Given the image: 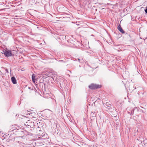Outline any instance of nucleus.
<instances>
[{"label":"nucleus","instance_id":"obj_1","mask_svg":"<svg viewBox=\"0 0 147 147\" xmlns=\"http://www.w3.org/2000/svg\"><path fill=\"white\" fill-rule=\"evenodd\" d=\"M9 131L16 132L17 131L18 134H20L22 135L24 134V132L21 130V129L20 128V127L15 125L11 126V129H9Z\"/></svg>","mask_w":147,"mask_h":147},{"label":"nucleus","instance_id":"obj_2","mask_svg":"<svg viewBox=\"0 0 147 147\" xmlns=\"http://www.w3.org/2000/svg\"><path fill=\"white\" fill-rule=\"evenodd\" d=\"M100 85L98 84H92L88 86V88L91 90H95L100 88Z\"/></svg>","mask_w":147,"mask_h":147},{"label":"nucleus","instance_id":"obj_3","mask_svg":"<svg viewBox=\"0 0 147 147\" xmlns=\"http://www.w3.org/2000/svg\"><path fill=\"white\" fill-rule=\"evenodd\" d=\"M3 53H2L3 54V53L4 55L7 57L13 56V54L11 53V51L9 50H5V51H3Z\"/></svg>","mask_w":147,"mask_h":147},{"label":"nucleus","instance_id":"obj_4","mask_svg":"<svg viewBox=\"0 0 147 147\" xmlns=\"http://www.w3.org/2000/svg\"><path fill=\"white\" fill-rule=\"evenodd\" d=\"M34 132L36 133L41 131L40 128L38 125H36L34 127Z\"/></svg>","mask_w":147,"mask_h":147},{"label":"nucleus","instance_id":"obj_5","mask_svg":"<svg viewBox=\"0 0 147 147\" xmlns=\"http://www.w3.org/2000/svg\"><path fill=\"white\" fill-rule=\"evenodd\" d=\"M31 123L32 122H30L29 120L28 122H26V123H25L24 125L26 126V127H25L24 128L26 130H29V129H28V127L29 126L28 125H30Z\"/></svg>","mask_w":147,"mask_h":147},{"label":"nucleus","instance_id":"obj_6","mask_svg":"<svg viewBox=\"0 0 147 147\" xmlns=\"http://www.w3.org/2000/svg\"><path fill=\"white\" fill-rule=\"evenodd\" d=\"M29 127L28 128V129H29V128L30 129H29V131H32L33 130V129L34 128V127L35 126H36V125H34V123H33L32 122V123H31L30 125H28Z\"/></svg>","mask_w":147,"mask_h":147},{"label":"nucleus","instance_id":"obj_7","mask_svg":"<svg viewBox=\"0 0 147 147\" xmlns=\"http://www.w3.org/2000/svg\"><path fill=\"white\" fill-rule=\"evenodd\" d=\"M44 134H43L42 131H39L38 132L36 133L37 136L38 137L40 138L43 136Z\"/></svg>","mask_w":147,"mask_h":147},{"label":"nucleus","instance_id":"obj_8","mask_svg":"<svg viewBox=\"0 0 147 147\" xmlns=\"http://www.w3.org/2000/svg\"><path fill=\"white\" fill-rule=\"evenodd\" d=\"M117 29L118 30L122 33L124 34L125 33V32L121 27L120 25H119V26H118Z\"/></svg>","mask_w":147,"mask_h":147},{"label":"nucleus","instance_id":"obj_9","mask_svg":"<svg viewBox=\"0 0 147 147\" xmlns=\"http://www.w3.org/2000/svg\"><path fill=\"white\" fill-rule=\"evenodd\" d=\"M134 109L131 108V111L129 112L127 111V112L129 114L131 115H133L134 113Z\"/></svg>","mask_w":147,"mask_h":147},{"label":"nucleus","instance_id":"obj_10","mask_svg":"<svg viewBox=\"0 0 147 147\" xmlns=\"http://www.w3.org/2000/svg\"><path fill=\"white\" fill-rule=\"evenodd\" d=\"M11 80L13 84H16L17 83L16 80L14 77H12Z\"/></svg>","mask_w":147,"mask_h":147},{"label":"nucleus","instance_id":"obj_11","mask_svg":"<svg viewBox=\"0 0 147 147\" xmlns=\"http://www.w3.org/2000/svg\"><path fill=\"white\" fill-rule=\"evenodd\" d=\"M20 147H26L25 144L21 142L20 143Z\"/></svg>","mask_w":147,"mask_h":147},{"label":"nucleus","instance_id":"obj_12","mask_svg":"<svg viewBox=\"0 0 147 147\" xmlns=\"http://www.w3.org/2000/svg\"><path fill=\"white\" fill-rule=\"evenodd\" d=\"M32 81L34 82H35V77L34 76V74H33L32 76Z\"/></svg>","mask_w":147,"mask_h":147},{"label":"nucleus","instance_id":"obj_13","mask_svg":"<svg viewBox=\"0 0 147 147\" xmlns=\"http://www.w3.org/2000/svg\"><path fill=\"white\" fill-rule=\"evenodd\" d=\"M96 113L95 112L92 111L91 115L92 117H94L96 115Z\"/></svg>","mask_w":147,"mask_h":147},{"label":"nucleus","instance_id":"obj_14","mask_svg":"<svg viewBox=\"0 0 147 147\" xmlns=\"http://www.w3.org/2000/svg\"><path fill=\"white\" fill-rule=\"evenodd\" d=\"M105 105L108 107H110V106L111 105V104H109V102H106L105 104Z\"/></svg>","mask_w":147,"mask_h":147},{"label":"nucleus","instance_id":"obj_15","mask_svg":"<svg viewBox=\"0 0 147 147\" xmlns=\"http://www.w3.org/2000/svg\"><path fill=\"white\" fill-rule=\"evenodd\" d=\"M5 69L7 73H9L7 69L5 68Z\"/></svg>","mask_w":147,"mask_h":147},{"label":"nucleus","instance_id":"obj_16","mask_svg":"<svg viewBox=\"0 0 147 147\" xmlns=\"http://www.w3.org/2000/svg\"><path fill=\"white\" fill-rule=\"evenodd\" d=\"M145 12L147 13V7H146V9H145Z\"/></svg>","mask_w":147,"mask_h":147},{"label":"nucleus","instance_id":"obj_17","mask_svg":"<svg viewBox=\"0 0 147 147\" xmlns=\"http://www.w3.org/2000/svg\"><path fill=\"white\" fill-rule=\"evenodd\" d=\"M59 62H64V61H63V60H59Z\"/></svg>","mask_w":147,"mask_h":147},{"label":"nucleus","instance_id":"obj_18","mask_svg":"<svg viewBox=\"0 0 147 147\" xmlns=\"http://www.w3.org/2000/svg\"><path fill=\"white\" fill-rule=\"evenodd\" d=\"M47 74H47H46V76H48V74Z\"/></svg>","mask_w":147,"mask_h":147},{"label":"nucleus","instance_id":"obj_19","mask_svg":"<svg viewBox=\"0 0 147 147\" xmlns=\"http://www.w3.org/2000/svg\"><path fill=\"white\" fill-rule=\"evenodd\" d=\"M78 60L79 61H80V59H78Z\"/></svg>","mask_w":147,"mask_h":147},{"label":"nucleus","instance_id":"obj_20","mask_svg":"<svg viewBox=\"0 0 147 147\" xmlns=\"http://www.w3.org/2000/svg\"><path fill=\"white\" fill-rule=\"evenodd\" d=\"M111 108V107H110V108Z\"/></svg>","mask_w":147,"mask_h":147}]
</instances>
